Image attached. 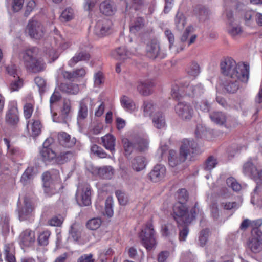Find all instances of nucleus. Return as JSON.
Here are the masks:
<instances>
[{"label": "nucleus", "instance_id": "35", "mask_svg": "<svg viewBox=\"0 0 262 262\" xmlns=\"http://www.w3.org/2000/svg\"><path fill=\"white\" fill-rule=\"evenodd\" d=\"M209 116L211 121L217 125H223L226 122V115L222 112H213Z\"/></svg>", "mask_w": 262, "mask_h": 262}, {"label": "nucleus", "instance_id": "61", "mask_svg": "<svg viewBox=\"0 0 262 262\" xmlns=\"http://www.w3.org/2000/svg\"><path fill=\"white\" fill-rule=\"evenodd\" d=\"M6 71L8 74L12 77V78H15L19 76L18 75V71L17 67L15 65L11 64L6 67Z\"/></svg>", "mask_w": 262, "mask_h": 262}, {"label": "nucleus", "instance_id": "38", "mask_svg": "<svg viewBox=\"0 0 262 262\" xmlns=\"http://www.w3.org/2000/svg\"><path fill=\"white\" fill-rule=\"evenodd\" d=\"M162 233L163 236L166 237L174 236L177 234V231L174 226L170 224H167L162 226Z\"/></svg>", "mask_w": 262, "mask_h": 262}, {"label": "nucleus", "instance_id": "54", "mask_svg": "<svg viewBox=\"0 0 262 262\" xmlns=\"http://www.w3.org/2000/svg\"><path fill=\"white\" fill-rule=\"evenodd\" d=\"M209 231L208 229L201 230L200 232L199 241L201 246L203 247L206 245L209 236Z\"/></svg>", "mask_w": 262, "mask_h": 262}, {"label": "nucleus", "instance_id": "30", "mask_svg": "<svg viewBox=\"0 0 262 262\" xmlns=\"http://www.w3.org/2000/svg\"><path fill=\"white\" fill-rule=\"evenodd\" d=\"M100 10L103 14L111 16L115 12L116 7L113 2L110 0H106L100 4Z\"/></svg>", "mask_w": 262, "mask_h": 262}, {"label": "nucleus", "instance_id": "46", "mask_svg": "<svg viewBox=\"0 0 262 262\" xmlns=\"http://www.w3.org/2000/svg\"><path fill=\"white\" fill-rule=\"evenodd\" d=\"M51 232L48 230L40 233L37 238L38 244L41 246H47L49 244V238Z\"/></svg>", "mask_w": 262, "mask_h": 262}, {"label": "nucleus", "instance_id": "6", "mask_svg": "<svg viewBox=\"0 0 262 262\" xmlns=\"http://www.w3.org/2000/svg\"><path fill=\"white\" fill-rule=\"evenodd\" d=\"M175 112L181 120L186 122L190 121L194 113L192 105L185 101H180L177 104Z\"/></svg>", "mask_w": 262, "mask_h": 262}, {"label": "nucleus", "instance_id": "51", "mask_svg": "<svg viewBox=\"0 0 262 262\" xmlns=\"http://www.w3.org/2000/svg\"><path fill=\"white\" fill-rule=\"evenodd\" d=\"M155 107L154 104L150 101H145L143 105V109L144 116H152L154 113Z\"/></svg>", "mask_w": 262, "mask_h": 262}, {"label": "nucleus", "instance_id": "8", "mask_svg": "<svg viewBox=\"0 0 262 262\" xmlns=\"http://www.w3.org/2000/svg\"><path fill=\"white\" fill-rule=\"evenodd\" d=\"M180 151L186 158L194 157L201 152L198 144L191 139H184L182 141Z\"/></svg>", "mask_w": 262, "mask_h": 262}, {"label": "nucleus", "instance_id": "28", "mask_svg": "<svg viewBox=\"0 0 262 262\" xmlns=\"http://www.w3.org/2000/svg\"><path fill=\"white\" fill-rule=\"evenodd\" d=\"M132 55V52L127 51L125 47H119L113 51L112 56L116 60L124 61Z\"/></svg>", "mask_w": 262, "mask_h": 262}, {"label": "nucleus", "instance_id": "45", "mask_svg": "<svg viewBox=\"0 0 262 262\" xmlns=\"http://www.w3.org/2000/svg\"><path fill=\"white\" fill-rule=\"evenodd\" d=\"M69 233L75 241H78L80 237V227L78 225L74 223L70 227Z\"/></svg>", "mask_w": 262, "mask_h": 262}, {"label": "nucleus", "instance_id": "34", "mask_svg": "<svg viewBox=\"0 0 262 262\" xmlns=\"http://www.w3.org/2000/svg\"><path fill=\"white\" fill-rule=\"evenodd\" d=\"M14 254L15 250L12 244H6L4 246L3 255L6 261L15 262Z\"/></svg>", "mask_w": 262, "mask_h": 262}, {"label": "nucleus", "instance_id": "56", "mask_svg": "<svg viewBox=\"0 0 262 262\" xmlns=\"http://www.w3.org/2000/svg\"><path fill=\"white\" fill-rule=\"evenodd\" d=\"M99 172L105 179H110L113 174V168L111 166H105L99 169Z\"/></svg>", "mask_w": 262, "mask_h": 262}, {"label": "nucleus", "instance_id": "14", "mask_svg": "<svg viewBox=\"0 0 262 262\" xmlns=\"http://www.w3.org/2000/svg\"><path fill=\"white\" fill-rule=\"evenodd\" d=\"M112 23L108 19H102L97 21L94 29V33L99 37L107 35L110 32Z\"/></svg>", "mask_w": 262, "mask_h": 262}, {"label": "nucleus", "instance_id": "32", "mask_svg": "<svg viewBox=\"0 0 262 262\" xmlns=\"http://www.w3.org/2000/svg\"><path fill=\"white\" fill-rule=\"evenodd\" d=\"M59 90L63 93L76 95L79 91L78 84L72 83H62L59 85Z\"/></svg>", "mask_w": 262, "mask_h": 262}, {"label": "nucleus", "instance_id": "58", "mask_svg": "<svg viewBox=\"0 0 262 262\" xmlns=\"http://www.w3.org/2000/svg\"><path fill=\"white\" fill-rule=\"evenodd\" d=\"M33 111V104L31 103H26L24 106V114L25 117L28 119L32 114Z\"/></svg>", "mask_w": 262, "mask_h": 262}, {"label": "nucleus", "instance_id": "9", "mask_svg": "<svg viewBox=\"0 0 262 262\" xmlns=\"http://www.w3.org/2000/svg\"><path fill=\"white\" fill-rule=\"evenodd\" d=\"M91 190L90 186L84 184L79 186L76 193V199L80 206H89L91 204Z\"/></svg>", "mask_w": 262, "mask_h": 262}, {"label": "nucleus", "instance_id": "50", "mask_svg": "<svg viewBox=\"0 0 262 262\" xmlns=\"http://www.w3.org/2000/svg\"><path fill=\"white\" fill-rule=\"evenodd\" d=\"M102 221L100 218L96 217L89 220L86 224L88 228L94 230L99 228L101 225Z\"/></svg>", "mask_w": 262, "mask_h": 262}, {"label": "nucleus", "instance_id": "60", "mask_svg": "<svg viewBox=\"0 0 262 262\" xmlns=\"http://www.w3.org/2000/svg\"><path fill=\"white\" fill-rule=\"evenodd\" d=\"M221 206L226 210L237 209L239 207L238 204L236 202H222Z\"/></svg>", "mask_w": 262, "mask_h": 262}, {"label": "nucleus", "instance_id": "63", "mask_svg": "<svg viewBox=\"0 0 262 262\" xmlns=\"http://www.w3.org/2000/svg\"><path fill=\"white\" fill-rule=\"evenodd\" d=\"M116 195L118 198L119 203L122 205H125L128 202L127 196L120 191H117Z\"/></svg>", "mask_w": 262, "mask_h": 262}, {"label": "nucleus", "instance_id": "19", "mask_svg": "<svg viewBox=\"0 0 262 262\" xmlns=\"http://www.w3.org/2000/svg\"><path fill=\"white\" fill-rule=\"evenodd\" d=\"M35 239V233L30 229H26L19 235V243L21 246H31L34 244Z\"/></svg>", "mask_w": 262, "mask_h": 262}, {"label": "nucleus", "instance_id": "27", "mask_svg": "<svg viewBox=\"0 0 262 262\" xmlns=\"http://www.w3.org/2000/svg\"><path fill=\"white\" fill-rule=\"evenodd\" d=\"M90 57V54L88 52L81 50L76 53L74 56L70 60L68 64L70 67H73L79 61L89 60Z\"/></svg>", "mask_w": 262, "mask_h": 262}, {"label": "nucleus", "instance_id": "49", "mask_svg": "<svg viewBox=\"0 0 262 262\" xmlns=\"http://www.w3.org/2000/svg\"><path fill=\"white\" fill-rule=\"evenodd\" d=\"M187 73L193 77H196L200 73V66L196 62H192L187 69Z\"/></svg>", "mask_w": 262, "mask_h": 262}, {"label": "nucleus", "instance_id": "48", "mask_svg": "<svg viewBox=\"0 0 262 262\" xmlns=\"http://www.w3.org/2000/svg\"><path fill=\"white\" fill-rule=\"evenodd\" d=\"M32 136L35 137L38 136L41 132V124L38 120H34L30 124Z\"/></svg>", "mask_w": 262, "mask_h": 262}, {"label": "nucleus", "instance_id": "7", "mask_svg": "<svg viewBox=\"0 0 262 262\" xmlns=\"http://www.w3.org/2000/svg\"><path fill=\"white\" fill-rule=\"evenodd\" d=\"M154 233L153 226L149 223L147 224L146 227L142 230L140 234L143 245L148 251L152 250L156 245Z\"/></svg>", "mask_w": 262, "mask_h": 262}, {"label": "nucleus", "instance_id": "53", "mask_svg": "<svg viewBox=\"0 0 262 262\" xmlns=\"http://www.w3.org/2000/svg\"><path fill=\"white\" fill-rule=\"evenodd\" d=\"M11 82L10 85V89L11 91H17L23 85V81L19 76L11 79Z\"/></svg>", "mask_w": 262, "mask_h": 262}, {"label": "nucleus", "instance_id": "31", "mask_svg": "<svg viewBox=\"0 0 262 262\" xmlns=\"http://www.w3.org/2000/svg\"><path fill=\"white\" fill-rule=\"evenodd\" d=\"M133 169L136 171H140L143 170L146 165V158L142 156H138L135 157L131 162Z\"/></svg>", "mask_w": 262, "mask_h": 262}, {"label": "nucleus", "instance_id": "16", "mask_svg": "<svg viewBox=\"0 0 262 262\" xmlns=\"http://www.w3.org/2000/svg\"><path fill=\"white\" fill-rule=\"evenodd\" d=\"M71 102L69 99H64L59 116V122L68 124L72 118Z\"/></svg>", "mask_w": 262, "mask_h": 262}, {"label": "nucleus", "instance_id": "13", "mask_svg": "<svg viewBox=\"0 0 262 262\" xmlns=\"http://www.w3.org/2000/svg\"><path fill=\"white\" fill-rule=\"evenodd\" d=\"M166 173V167L162 164H157L148 174V178L154 183L163 181Z\"/></svg>", "mask_w": 262, "mask_h": 262}, {"label": "nucleus", "instance_id": "59", "mask_svg": "<svg viewBox=\"0 0 262 262\" xmlns=\"http://www.w3.org/2000/svg\"><path fill=\"white\" fill-rule=\"evenodd\" d=\"M144 0H132L130 2L128 0L126 1V9L128 7H134L135 10H137L139 6H141L143 4Z\"/></svg>", "mask_w": 262, "mask_h": 262}, {"label": "nucleus", "instance_id": "64", "mask_svg": "<svg viewBox=\"0 0 262 262\" xmlns=\"http://www.w3.org/2000/svg\"><path fill=\"white\" fill-rule=\"evenodd\" d=\"M93 256L92 254H83L78 258L77 262H95Z\"/></svg>", "mask_w": 262, "mask_h": 262}, {"label": "nucleus", "instance_id": "43", "mask_svg": "<svg viewBox=\"0 0 262 262\" xmlns=\"http://www.w3.org/2000/svg\"><path fill=\"white\" fill-rule=\"evenodd\" d=\"M194 13L200 19H203L207 16L208 10L203 6L198 5L194 9Z\"/></svg>", "mask_w": 262, "mask_h": 262}, {"label": "nucleus", "instance_id": "11", "mask_svg": "<svg viewBox=\"0 0 262 262\" xmlns=\"http://www.w3.org/2000/svg\"><path fill=\"white\" fill-rule=\"evenodd\" d=\"M146 50L147 56L151 59H163L166 56V54L161 51L160 43L156 40H152L148 43Z\"/></svg>", "mask_w": 262, "mask_h": 262}, {"label": "nucleus", "instance_id": "52", "mask_svg": "<svg viewBox=\"0 0 262 262\" xmlns=\"http://www.w3.org/2000/svg\"><path fill=\"white\" fill-rule=\"evenodd\" d=\"M216 159L213 156H209L206 160L204 164V169L207 171L211 170L217 165Z\"/></svg>", "mask_w": 262, "mask_h": 262}, {"label": "nucleus", "instance_id": "41", "mask_svg": "<svg viewBox=\"0 0 262 262\" xmlns=\"http://www.w3.org/2000/svg\"><path fill=\"white\" fill-rule=\"evenodd\" d=\"M74 17V12L72 8L68 7L62 12L60 19L62 21H69L71 20Z\"/></svg>", "mask_w": 262, "mask_h": 262}, {"label": "nucleus", "instance_id": "37", "mask_svg": "<svg viewBox=\"0 0 262 262\" xmlns=\"http://www.w3.org/2000/svg\"><path fill=\"white\" fill-rule=\"evenodd\" d=\"M40 154L42 160L46 163L52 161L56 157V153L52 148H42Z\"/></svg>", "mask_w": 262, "mask_h": 262}, {"label": "nucleus", "instance_id": "5", "mask_svg": "<svg viewBox=\"0 0 262 262\" xmlns=\"http://www.w3.org/2000/svg\"><path fill=\"white\" fill-rule=\"evenodd\" d=\"M122 143L126 154L130 155L134 148H136L140 151H144L147 149L149 142L147 139L137 137L135 138L133 142L124 138L122 140Z\"/></svg>", "mask_w": 262, "mask_h": 262}, {"label": "nucleus", "instance_id": "21", "mask_svg": "<svg viewBox=\"0 0 262 262\" xmlns=\"http://www.w3.org/2000/svg\"><path fill=\"white\" fill-rule=\"evenodd\" d=\"M57 137L59 144L67 148L73 147L77 141L75 137H71L69 134L65 132H59Z\"/></svg>", "mask_w": 262, "mask_h": 262}, {"label": "nucleus", "instance_id": "24", "mask_svg": "<svg viewBox=\"0 0 262 262\" xmlns=\"http://www.w3.org/2000/svg\"><path fill=\"white\" fill-rule=\"evenodd\" d=\"M169 155V164L171 167H175L181 163L184 162L187 159L180 151L179 153H177L176 151L174 150H170Z\"/></svg>", "mask_w": 262, "mask_h": 262}, {"label": "nucleus", "instance_id": "62", "mask_svg": "<svg viewBox=\"0 0 262 262\" xmlns=\"http://www.w3.org/2000/svg\"><path fill=\"white\" fill-rule=\"evenodd\" d=\"M189 233V229L187 226L185 225L182 229H180L179 239L181 242L185 241Z\"/></svg>", "mask_w": 262, "mask_h": 262}, {"label": "nucleus", "instance_id": "20", "mask_svg": "<svg viewBox=\"0 0 262 262\" xmlns=\"http://www.w3.org/2000/svg\"><path fill=\"white\" fill-rule=\"evenodd\" d=\"M24 64L29 72L34 73L42 72L45 69V63L41 58L29 61Z\"/></svg>", "mask_w": 262, "mask_h": 262}, {"label": "nucleus", "instance_id": "40", "mask_svg": "<svg viewBox=\"0 0 262 262\" xmlns=\"http://www.w3.org/2000/svg\"><path fill=\"white\" fill-rule=\"evenodd\" d=\"M33 178V169L31 168H28L21 176L20 182L23 185H26L30 183Z\"/></svg>", "mask_w": 262, "mask_h": 262}, {"label": "nucleus", "instance_id": "25", "mask_svg": "<svg viewBox=\"0 0 262 262\" xmlns=\"http://www.w3.org/2000/svg\"><path fill=\"white\" fill-rule=\"evenodd\" d=\"M241 82H243L237 78H229L224 84V90L228 93H235L239 88Z\"/></svg>", "mask_w": 262, "mask_h": 262}, {"label": "nucleus", "instance_id": "55", "mask_svg": "<svg viewBox=\"0 0 262 262\" xmlns=\"http://www.w3.org/2000/svg\"><path fill=\"white\" fill-rule=\"evenodd\" d=\"M226 183L234 191H238L241 189V185L232 177L228 178Z\"/></svg>", "mask_w": 262, "mask_h": 262}, {"label": "nucleus", "instance_id": "26", "mask_svg": "<svg viewBox=\"0 0 262 262\" xmlns=\"http://www.w3.org/2000/svg\"><path fill=\"white\" fill-rule=\"evenodd\" d=\"M39 50L37 47H31L26 49L23 52V60L24 63H27L29 61L39 58L38 55Z\"/></svg>", "mask_w": 262, "mask_h": 262}, {"label": "nucleus", "instance_id": "57", "mask_svg": "<svg viewBox=\"0 0 262 262\" xmlns=\"http://www.w3.org/2000/svg\"><path fill=\"white\" fill-rule=\"evenodd\" d=\"M34 81L39 89L40 93H43L46 90V82L45 80L41 77H36L34 79Z\"/></svg>", "mask_w": 262, "mask_h": 262}, {"label": "nucleus", "instance_id": "2", "mask_svg": "<svg viewBox=\"0 0 262 262\" xmlns=\"http://www.w3.org/2000/svg\"><path fill=\"white\" fill-rule=\"evenodd\" d=\"M221 72L229 78H237L244 83L249 79V66L245 63L237 64L231 58H227L220 63Z\"/></svg>", "mask_w": 262, "mask_h": 262}, {"label": "nucleus", "instance_id": "15", "mask_svg": "<svg viewBox=\"0 0 262 262\" xmlns=\"http://www.w3.org/2000/svg\"><path fill=\"white\" fill-rule=\"evenodd\" d=\"M5 121L10 125H15L18 122V111L16 102H12L9 106L6 114Z\"/></svg>", "mask_w": 262, "mask_h": 262}, {"label": "nucleus", "instance_id": "18", "mask_svg": "<svg viewBox=\"0 0 262 262\" xmlns=\"http://www.w3.org/2000/svg\"><path fill=\"white\" fill-rule=\"evenodd\" d=\"M32 211V205L27 198L24 199L23 204L19 203L18 204V216L20 221L27 219Z\"/></svg>", "mask_w": 262, "mask_h": 262}, {"label": "nucleus", "instance_id": "10", "mask_svg": "<svg viewBox=\"0 0 262 262\" xmlns=\"http://www.w3.org/2000/svg\"><path fill=\"white\" fill-rule=\"evenodd\" d=\"M248 248L253 253H258L262 249V232L257 230L251 231V237L247 243Z\"/></svg>", "mask_w": 262, "mask_h": 262}, {"label": "nucleus", "instance_id": "22", "mask_svg": "<svg viewBox=\"0 0 262 262\" xmlns=\"http://www.w3.org/2000/svg\"><path fill=\"white\" fill-rule=\"evenodd\" d=\"M151 117L153 125L156 128L161 129L166 127L165 117L163 112L161 111L156 112Z\"/></svg>", "mask_w": 262, "mask_h": 262}, {"label": "nucleus", "instance_id": "3", "mask_svg": "<svg viewBox=\"0 0 262 262\" xmlns=\"http://www.w3.org/2000/svg\"><path fill=\"white\" fill-rule=\"evenodd\" d=\"M205 91L204 86L201 83L190 84L188 80H182L172 86L171 95L176 99L185 96L197 98L203 95Z\"/></svg>", "mask_w": 262, "mask_h": 262}, {"label": "nucleus", "instance_id": "4", "mask_svg": "<svg viewBox=\"0 0 262 262\" xmlns=\"http://www.w3.org/2000/svg\"><path fill=\"white\" fill-rule=\"evenodd\" d=\"M59 174V171L56 169H52L43 173L42 181L45 193L50 195L56 192L55 184L60 182Z\"/></svg>", "mask_w": 262, "mask_h": 262}, {"label": "nucleus", "instance_id": "47", "mask_svg": "<svg viewBox=\"0 0 262 262\" xmlns=\"http://www.w3.org/2000/svg\"><path fill=\"white\" fill-rule=\"evenodd\" d=\"M175 24L179 30L183 29L186 24V19L182 13L178 12L175 18Z\"/></svg>", "mask_w": 262, "mask_h": 262}, {"label": "nucleus", "instance_id": "12", "mask_svg": "<svg viewBox=\"0 0 262 262\" xmlns=\"http://www.w3.org/2000/svg\"><path fill=\"white\" fill-rule=\"evenodd\" d=\"M26 30L30 37L36 39H39L44 35V28L41 23L37 21H29Z\"/></svg>", "mask_w": 262, "mask_h": 262}, {"label": "nucleus", "instance_id": "44", "mask_svg": "<svg viewBox=\"0 0 262 262\" xmlns=\"http://www.w3.org/2000/svg\"><path fill=\"white\" fill-rule=\"evenodd\" d=\"M73 157L74 153L72 151L62 152L57 157V161L59 164H63L70 161Z\"/></svg>", "mask_w": 262, "mask_h": 262}, {"label": "nucleus", "instance_id": "1", "mask_svg": "<svg viewBox=\"0 0 262 262\" xmlns=\"http://www.w3.org/2000/svg\"><path fill=\"white\" fill-rule=\"evenodd\" d=\"M178 197L179 201L173 206V217L178 224L181 223L189 224L195 219L196 215L200 212L197 207L198 204L195 203L193 207L188 210L187 205L183 203L188 198L187 192L185 189L178 191Z\"/></svg>", "mask_w": 262, "mask_h": 262}, {"label": "nucleus", "instance_id": "33", "mask_svg": "<svg viewBox=\"0 0 262 262\" xmlns=\"http://www.w3.org/2000/svg\"><path fill=\"white\" fill-rule=\"evenodd\" d=\"M103 145L104 147L113 153L115 150V138L111 134H107L101 138Z\"/></svg>", "mask_w": 262, "mask_h": 262}, {"label": "nucleus", "instance_id": "29", "mask_svg": "<svg viewBox=\"0 0 262 262\" xmlns=\"http://www.w3.org/2000/svg\"><path fill=\"white\" fill-rule=\"evenodd\" d=\"M89 101L88 98L83 99L80 101L77 114L78 121H83L87 118L88 115V104Z\"/></svg>", "mask_w": 262, "mask_h": 262}, {"label": "nucleus", "instance_id": "36", "mask_svg": "<svg viewBox=\"0 0 262 262\" xmlns=\"http://www.w3.org/2000/svg\"><path fill=\"white\" fill-rule=\"evenodd\" d=\"M120 103L122 107L128 112H133L136 109V105L133 100L126 96L120 98Z\"/></svg>", "mask_w": 262, "mask_h": 262}, {"label": "nucleus", "instance_id": "42", "mask_svg": "<svg viewBox=\"0 0 262 262\" xmlns=\"http://www.w3.org/2000/svg\"><path fill=\"white\" fill-rule=\"evenodd\" d=\"M228 32L231 36L235 38L241 35L243 30L239 25H233L231 23L229 24Z\"/></svg>", "mask_w": 262, "mask_h": 262}, {"label": "nucleus", "instance_id": "39", "mask_svg": "<svg viewBox=\"0 0 262 262\" xmlns=\"http://www.w3.org/2000/svg\"><path fill=\"white\" fill-rule=\"evenodd\" d=\"M144 26V20L142 17H137L132 23L130 26V30L132 32L135 33L140 30Z\"/></svg>", "mask_w": 262, "mask_h": 262}, {"label": "nucleus", "instance_id": "23", "mask_svg": "<svg viewBox=\"0 0 262 262\" xmlns=\"http://www.w3.org/2000/svg\"><path fill=\"white\" fill-rule=\"evenodd\" d=\"M154 86V82L151 80L140 81L137 86L138 92L143 96H148L152 93L151 88Z\"/></svg>", "mask_w": 262, "mask_h": 262}, {"label": "nucleus", "instance_id": "17", "mask_svg": "<svg viewBox=\"0 0 262 262\" xmlns=\"http://www.w3.org/2000/svg\"><path fill=\"white\" fill-rule=\"evenodd\" d=\"M243 172L244 174L256 181L257 185L259 184L258 180L262 178V170L259 171L256 167L251 162H247L243 166Z\"/></svg>", "mask_w": 262, "mask_h": 262}]
</instances>
